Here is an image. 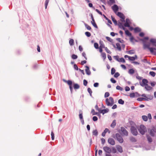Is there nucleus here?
I'll return each instance as SVG.
<instances>
[{
  "instance_id": "f257e3e1",
  "label": "nucleus",
  "mask_w": 156,
  "mask_h": 156,
  "mask_svg": "<svg viewBox=\"0 0 156 156\" xmlns=\"http://www.w3.org/2000/svg\"><path fill=\"white\" fill-rule=\"evenodd\" d=\"M148 81L145 79L142 80L140 82V85L143 87H144L147 91H150L152 90L153 88L148 84Z\"/></svg>"
},
{
  "instance_id": "f03ea898",
  "label": "nucleus",
  "mask_w": 156,
  "mask_h": 156,
  "mask_svg": "<svg viewBox=\"0 0 156 156\" xmlns=\"http://www.w3.org/2000/svg\"><path fill=\"white\" fill-rule=\"evenodd\" d=\"M106 104L108 106H112L114 104V100L112 97L107 98L105 100Z\"/></svg>"
},
{
  "instance_id": "7ed1b4c3",
  "label": "nucleus",
  "mask_w": 156,
  "mask_h": 156,
  "mask_svg": "<svg viewBox=\"0 0 156 156\" xmlns=\"http://www.w3.org/2000/svg\"><path fill=\"white\" fill-rule=\"evenodd\" d=\"M137 128V127L136 125L132 126L131 127L130 130L131 133L134 135L136 136L138 134Z\"/></svg>"
},
{
  "instance_id": "20e7f679",
  "label": "nucleus",
  "mask_w": 156,
  "mask_h": 156,
  "mask_svg": "<svg viewBox=\"0 0 156 156\" xmlns=\"http://www.w3.org/2000/svg\"><path fill=\"white\" fill-rule=\"evenodd\" d=\"M138 130L140 133L142 135L144 134L145 132L147 131L146 127L143 125L140 126Z\"/></svg>"
},
{
  "instance_id": "39448f33",
  "label": "nucleus",
  "mask_w": 156,
  "mask_h": 156,
  "mask_svg": "<svg viewBox=\"0 0 156 156\" xmlns=\"http://www.w3.org/2000/svg\"><path fill=\"white\" fill-rule=\"evenodd\" d=\"M117 140L120 143H122L123 142V140L122 137L119 133H117L115 134Z\"/></svg>"
},
{
  "instance_id": "423d86ee",
  "label": "nucleus",
  "mask_w": 156,
  "mask_h": 156,
  "mask_svg": "<svg viewBox=\"0 0 156 156\" xmlns=\"http://www.w3.org/2000/svg\"><path fill=\"white\" fill-rule=\"evenodd\" d=\"M120 130L122 132V134L123 136H127L128 135V132L124 127H121V128Z\"/></svg>"
},
{
  "instance_id": "0eeeda50",
  "label": "nucleus",
  "mask_w": 156,
  "mask_h": 156,
  "mask_svg": "<svg viewBox=\"0 0 156 156\" xmlns=\"http://www.w3.org/2000/svg\"><path fill=\"white\" fill-rule=\"evenodd\" d=\"M103 149L104 151L107 153L110 154L112 152L111 148L108 146L104 147Z\"/></svg>"
},
{
  "instance_id": "6e6552de",
  "label": "nucleus",
  "mask_w": 156,
  "mask_h": 156,
  "mask_svg": "<svg viewBox=\"0 0 156 156\" xmlns=\"http://www.w3.org/2000/svg\"><path fill=\"white\" fill-rule=\"evenodd\" d=\"M108 142L110 144L112 145H115V142L114 140L112 138H109L108 140Z\"/></svg>"
},
{
  "instance_id": "1a4fd4ad",
  "label": "nucleus",
  "mask_w": 156,
  "mask_h": 156,
  "mask_svg": "<svg viewBox=\"0 0 156 156\" xmlns=\"http://www.w3.org/2000/svg\"><path fill=\"white\" fill-rule=\"evenodd\" d=\"M91 17L92 20V21H91L92 24L94 27L97 28V26L95 22L93 16L92 14L91 15Z\"/></svg>"
},
{
  "instance_id": "9d476101",
  "label": "nucleus",
  "mask_w": 156,
  "mask_h": 156,
  "mask_svg": "<svg viewBox=\"0 0 156 156\" xmlns=\"http://www.w3.org/2000/svg\"><path fill=\"white\" fill-rule=\"evenodd\" d=\"M112 8L115 13H116L119 9L118 6L116 5H114L113 6H112Z\"/></svg>"
},
{
  "instance_id": "9b49d317",
  "label": "nucleus",
  "mask_w": 156,
  "mask_h": 156,
  "mask_svg": "<svg viewBox=\"0 0 156 156\" xmlns=\"http://www.w3.org/2000/svg\"><path fill=\"white\" fill-rule=\"evenodd\" d=\"M116 148L119 152L122 153L123 152L122 147L121 146L119 145H116Z\"/></svg>"
},
{
  "instance_id": "f8f14e48",
  "label": "nucleus",
  "mask_w": 156,
  "mask_h": 156,
  "mask_svg": "<svg viewBox=\"0 0 156 156\" xmlns=\"http://www.w3.org/2000/svg\"><path fill=\"white\" fill-rule=\"evenodd\" d=\"M156 133V128H154L151 130L150 134L152 136L154 135L155 133Z\"/></svg>"
},
{
  "instance_id": "ddd939ff",
  "label": "nucleus",
  "mask_w": 156,
  "mask_h": 156,
  "mask_svg": "<svg viewBox=\"0 0 156 156\" xmlns=\"http://www.w3.org/2000/svg\"><path fill=\"white\" fill-rule=\"evenodd\" d=\"M85 67L86 68L85 71L86 72V74L88 75H90L91 74V72L89 69V68L87 66H86Z\"/></svg>"
},
{
  "instance_id": "4468645a",
  "label": "nucleus",
  "mask_w": 156,
  "mask_h": 156,
  "mask_svg": "<svg viewBox=\"0 0 156 156\" xmlns=\"http://www.w3.org/2000/svg\"><path fill=\"white\" fill-rule=\"evenodd\" d=\"M151 52L154 55H156V52L155 51L156 49L153 48H151L149 49Z\"/></svg>"
},
{
  "instance_id": "2eb2a0df",
  "label": "nucleus",
  "mask_w": 156,
  "mask_h": 156,
  "mask_svg": "<svg viewBox=\"0 0 156 156\" xmlns=\"http://www.w3.org/2000/svg\"><path fill=\"white\" fill-rule=\"evenodd\" d=\"M150 44L149 43L147 44L145 42L144 43V48H147L148 49H149V48H151L150 47Z\"/></svg>"
},
{
  "instance_id": "dca6fc26",
  "label": "nucleus",
  "mask_w": 156,
  "mask_h": 156,
  "mask_svg": "<svg viewBox=\"0 0 156 156\" xmlns=\"http://www.w3.org/2000/svg\"><path fill=\"white\" fill-rule=\"evenodd\" d=\"M118 25L120 28L124 30H125L126 28L124 27L123 24L122 23L119 22L118 23Z\"/></svg>"
},
{
  "instance_id": "f3484780",
  "label": "nucleus",
  "mask_w": 156,
  "mask_h": 156,
  "mask_svg": "<svg viewBox=\"0 0 156 156\" xmlns=\"http://www.w3.org/2000/svg\"><path fill=\"white\" fill-rule=\"evenodd\" d=\"M117 15L121 19H123V18L124 17V16L123 14L121 12H118L117 13Z\"/></svg>"
},
{
  "instance_id": "a211bd4d",
  "label": "nucleus",
  "mask_w": 156,
  "mask_h": 156,
  "mask_svg": "<svg viewBox=\"0 0 156 156\" xmlns=\"http://www.w3.org/2000/svg\"><path fill=\"white\" fill-rule=\"evenodd\" d=\"M150 42L152 43V45L154 46L156 44V39H151L150 40Z\"/></svg>"
},
{
  "instance_id": "6ab92c4d",
  "label": "nucleus",
  "mask_w": 156,
  "mask_h": 156,
  "mask_svg": "<svg viewBox=\"0 0 156 156\" xmlns=\"http://www.w3.org/2000/svg\"><path fill=\"white\" fill-rule=\"evenodd\" d=\"M124 30L125 31V34L127 36L129 37L131 36L132 35L131 34L128 30H126V29H125Z\"/></svg>"
},
{
  "instance_id": "aec40b11",
  "label": "nucleus",
  "mask_w": 156,
  "mask_h": 156,
  "mask_svg": "<svg viewBox=\"0 0 156 156\" xmlns=\"http://www.w3.org/2000/svg\"><path fill=\"white\" fill-rule=\"evenodd\" d=\"M100 45L99 48H105V46L104 44H103L102 41H100Z\"/></svg>"
},
{
  "instance_id": "412c9836",
  "label": "nucleus",
  "mask_w": 156,
  "mask_h": 156,
  "mask_svg": "<svg viewBox=\"0 0 156 156\" xmlns=\"http://www.w3.org/2000/svg\"><path fill=\"white\" fill-rule=\"evenodd\" d=\"M116 125V120H114L112 122V123L111 124V127L112 128H114L115 126Z\"/></svg>"
},
{
  "instance_id": "4be33fe9",
  "label": "nucleus",
  "mask_w": 156,
  "mask_h": 156,
  "mask_svg": "<svg viewBox=\"0 0 156 156\" xmlns=\"http://www.w3.org/2000/svg\"><path fill=\"white\" fill-rule=\"evenodd\" d=\"M108 112V111L107 109H103L101 110H100V113H102L103 114H104L105 113H106Z\"/></svg>"
},
{
  "instance_id": "5701e85b",
  "label": "nucleus",
  "mask_w": 156,
  "mask_h": 156,
  "mask_svg": "<svg viewBox=\"0 0 156 156\" xmlns=\"http://www.w3.org/2000/svg\"><path fill=\"white\" fill-rule=\"evenodd\" d=\"M128 73L129 74L132 75L134 73V70L133 69H129Z\"/></svg>"
},
{
  "instance_id": "b1692460",
  "label": "nucleus",
  "mask_w": 156,
  "mask_h": 156,
  "mask_svg": "<svg viewBox=\"0 0 156 156\" xmlns=\"http://www.w3.org/2000/svg\"><path fill=\"white\" fill-rule=\"evenodd\" d=\"M127 53L128 54H133L134 53L135 51L134 50H132L127 51Z\"/></svg>"
},
{
  "instance_id": "393cba45",
  "label": "nucleus",
  "mask_w": 156,
  "mask_h": 156,
  "mask_svg": "<svg viewBox=\"0 0 156 156\" xmlns=\"http://www.w3.org/2000/svg\"><path fill=\"white\" fill-rule=\"evenodd\" d=\"M80 88L79 85L77 84H74V88L75 89H78Z\"/></svg>"
},
{
  "instance_id": "a878e982",
  "label": "nucleus",
  "mask_w": 156,
  "mask_h": 156,
  "mask_svg": "<svg viewBox=\"0 0 156 156\" xmlns=\"http://www.w3.org/2000/svg\"><path fill=\"white\" fill-rule=\"evenodd\" d=\"M111 18H112V21L114 23V24L115 25H117V22L116 20H115V18L112 16H111Z\"/></svg>"
},
{
  "instance_id": "bb28decb",
  "label": "nucleus",
  "mask_w": 156,
  "mask_h": 156,
  "mask_svg": "<svg viewBox=\"0 0 156 156\" xmlns=\"http://www.w3.org/2000/svg\"><path fill=\"white\" fill-rule=\"evenodd\" d=\"M137 100L140 101H147V99L144 98H140L137 99Z\"/></svg>"
},
{
  "instance_id": "cd10ccee",
  "label": "nucleus",
  "mask_w": 156,
  "mask_h": 156,
  "mask_svg": "<svg viewBox=\"0 0 156 156\" xmlns=\"http://www.w3.org/2000/svg\"><path fill=\"white\" fill-rule=\"evenodd\" d=\"M101 55L104 60H105L106 58V54L105 52H102L101 53Z\"/></svg>"
},
{
  "instance_id": "c85d7f7f",
  "label": "nucleus",
  "mask_w": 156,
  "mask_h": 156,
  "mask_svg": "<svg viewBox=\"0 0 156 156\" xmlns=\"http://www.w3.org/2000/svg\"><path fill=\"white\" fill-rule=\"evenodd\" d=\"M134 30L135 32H139L141 31V29L139 27H136L134 29Z\"/></svg>"
},
{
  "instance_id": "c756f323",
  "label": "nucleus",
  "mask_w": 156,
  "mask_h": 156,
  "mask_svg": "<svg viewBox=\"0 0 156 156\" xmlns=\"http://www.w3.org/2000/svg\"><path fill=\"white\" fill-rule=\"evenodd\" d=\"M142 118L143 119V120L145 121H147L148 118L147 117L146 115L142 116Z\"/></svg>"
},
{
  "instance_id": "7c9ffc66",
  "label": "nucleus",
  "mask_w": 156,
  "mask_h": 156,
  "mask_svg": "<svg viewBox=\"0 0 156 156\" xmlns=\"http://www.w3.org/2000/svg\"><path fill=\"white\" fill-rule=\"evenodd\" d=\"M92 133L93 135L97 136L98 135V132L97 129L93 131Z\"/></svg>"
},
{
  "instance_id": "2f4dec72",
  "label": "nucleus",
  "mask_w": 156,
  "mask_h": 156,
  "mask_svg": "<svg viewBox=\"0 0 156 156\" xmlns=\"http://www.w3.org/2000/svg\"><path fill=\"white\" fill-rule=\"evenodd\" d=\"M116 46L117 48L119 51H120L121 50V48L120 45L119 43H116Z\"/></svg>"
},
{
  "instance_id": "473e14b6",
  "label": "nucleus",
  "mask_w": 156,
  "mask_h": 156,
  "mask_svg": "<svg viewBox=\"0 0 156 156\" xmlns=\"http://www.w3.org/2000/svg\"><path fill=\"white\" fill-rule=\"evenodd\" d=\"M146 98L147 99L148 101V99L152 100L153 98V97L151 95H147L146 96Z\"/></svg>"
},
{
  "instance_id": "72a5a7b5",
  "label": "nucleus",
  "mask_w": 156,
  "mask_h": 156,
  "mask_svg": "<svg viewBox=\"0 0 156 156\" xmlns=\"http://www.w3.org/2000/svg\"><path fill=\"white\" fill-rule=\"evenodd\" d=\"M69 44L70 46H73L74 44V40L73 39L70 40L69 41Z\"/></svg>"
},
{
  "instance_id": "f704fd0d",
  "label": "nucleus",
  "mask_w": 156,
  "mask_h": 156,
  "mask_svg": "<svg viewBox=\"0 0 156 156\" xmlns=\"http://www.w3.org/2000/svg\"><path fill=\"white\" fill-rule=\"evenodd\" d=\"M119 62H122L123 63H124L125 62V61L124 58H119Z\"/></svg>"
},
{
  "instance_id": "c9c22d12",
  "label": "nucleus",
  "mask_w": 156,
  "mask_h": 156,
  "mask_svg": "<svg viewBox=\"0 0 156 156\" xmlns=\"http://www.w3.org/2000/svg\"><path fill=\"white\" fill-rule=\"evenodd\" d=\"M118 103L121 105H123L124 104V101L122 99H119L118 101Z\"/></svg>"
},
{
  "instance_id": "e433bc0d",
  "label": "nucleus",
  "mask_w": 156,
  "mask_h": 156,
  "mask_svg": "<svg viewBox=\"0 0 156 156\" xmlns=\"http://www.w3.org/2000/svg\"><path fill=\"white\" fill-rule=\"evenodd\" d=\"M87 91L88 93L90 94V95L92 96V91L90 88H88L87 89Z\"/></svg>"
},
{
  "instance_id": "4c0bfd02",
  "label": "nucleus",
  "mask_w": 156,
  "mask_h": 156,
  "mask_svg": "<svg viewBox=\"0 0 156 156\" xmlns=\"http://www.w3.org/2000/svg\"><path fill=\"white\" fill-rule=\"evenodd\" d=\"M49 0H46L45 2V8L46 9L47 6L48 5V2H49Z\"/></svg>"
},
{
  "instance_id": "58836bf2",
  "label": "nucleus",
  "mask_w": 156,
  "mask_h": 156,
  "mask_svg": "<svg viewBox=\"0 0 156 156\" xmlns=\"http://www.w3.org/2000/svg\"><path fill=\"white\" fill-rule=\"evenodd\" d=\"M79 118L80 119V120L83 119V115H82V112L80 113V114H79Z\"/></svg>"
},
{
  "instance_id": "ea45409f",
  "label": "nucleus",
  "mask_w": 156,
  "mask_h": 156,
  "mask_svg": "<svg viewBox=\"0 0 156 156\" xmlns=\"http://www.w3.org/2000/svg\"><path fill=\"white\" fill-rule=\"evenodd\" d=\"M78 57L75 54H73L72 56V58L73 59H76Z\"/></svg>"
},
{
  "instance_id": "a19ab883",
  "label": "nucleus",
  "mask_w": 156,
  "mask_h": 156,
  "mask_svg": "<svg viewBox=\"0 0 156 156\" xmlns=\"http://www.w3.org/2000/svg\"><path fill=\"white\" fill-rule=\"evenodd\" d=\"M116 89L117 90H119L121 91H122L123 90L122 88V87H120V86H118V85L116 86Z\"/></svg>"
},
{
  "instance_id": "79ce46f5",
  "label": "nucleus",
  "mask_w": 156,
  "mask_h": 156,
  "mask_svg": "<svg viewBox=\"0 0 156 156\" xmlns=\"http://www.w3.org/2000/svg\"><path fill=\"white\" fill-rule=\"evenodd\" d=\"M94 48L96 49H98L99 48L98 44L97 43H94Z\"/></svg>"
},
{
  "instance_id": "37998d69",
  "label": "nucleus",
  "mask_w": 156,
  "mask_h": 156,
  "mask_svg": "<svg viewBox=\"0 0 156 156\" xmlns=\"http://www.w3.org/2000/svg\"><path fill=\"white\" fill-rule=\"evenodd\" d=\"M150 75L153 77H154L155 75V73L153 71L150 72L149 73Z\"/></svg>"
},
{
  "instance_id": "c03bdc74",
  "label": "nucleus",
  "mask_w": 156,
  "mask_h": 156,
  "mask_svg": "<svg viewBox=\"0 0 156 156\" xmlns=\"http://www.w3.org/2000/svg\"><path fill=\"white\" fill-rule=\"evenodd\" d=\"M67 83L69 85V86H70L72 85V82L71 81L69 80L67 81Z\"/></svg>"
},
{
  "instance_id": "a18cd8bd",
  "label": "nucleus",
  "mask_w": 156,
  "mask_h": 156,
  "mask_svg": "<svg viewBox=\"0 0 156 156\" xmlns=\"http://www.w3.org/2000/svg\"><path fill=\"white\" fill-rule=\"evenodd\" d=\"M115 69L113 68L111 69V73L112 75H113L115 72Z\"/></svg>"
},
{
  "instance_id": "49530a36",
  "label": "nucleus",
  "mask_w": 156,
  "mask_h": 156,
  "mask_svg": "<svg viewBox=\"0 0 156 156\" xmlns=\"http://www.w3.org/2000/svg\"><path fill=\"white\" fill-rule=\"evenodd\" d=\"M130 140L132 142H136V140L135 138L133 137H131L130 138Z\"/></svg>"
},
{
  "instance_id": "de8ad7c7",
  "label": "nucleus",
  "mask_w": 156,
  "mask_h": 156,
  "mask_svg": "<svg viewBox=\"0 0 156 156\" xmlns=\"http://www.w3.org/2000/svg\"><path fill=\"white\" fill-rule=\"evenodd\" d=\"M130 41L134 43V39L133 38V37L131 36H130Z\"/></svg>"
},
{
  "instance_id": "09e8293b",
  "label": "nucleus",
  "mask_w": 156,
  "mask_h": 156,
  "mask_svg": "<svg viewBox=\"0 0 156 156\" xmlns=\"http://www.w3.org/2000/svg\"><path fill=\"white\" fill-rule=\"evenodd\" d=\"M112 152L113 153H115L117 152V151L115 148L114 147H113L112 148Z\"/></svg>"
},
{
  "instance_id": "8fccbe9b",
  "label": "nucleus",
  "mask_w": 156,
  "mask_h": 156,
  "mask_svg": "<svg viewBox=\"0 0 156 156\" xmlns=\"http://www.w3.org/2000/svg\"><path fill=\"white\" fill-rule=\"evenodd\" d=\"M147 137L148 142H151L152 141V139L150 136H147Z\"/></svg>"
},
{
  "instance_id": "3c124183",
  "label": "nucleus",
  "mask_w": 156,
  "mask_h": 156,
  "mask_svg": "<svg viewBox=\"0 0 156 156\" xmlns=\"http://www.w3.org/2000/svg\"><path fill=\"white\" fill-rule=\"evenodd\" d=\"M136 59V58L134 57H130V56L129 60L131 61H133Z\"/></svg>"
},
{
  "instance_id": "603ef678",
  "label": "nucleus",
  "mask_w": 156,
  "mask_h": 156,
  "mask_svg": "<svg viewBox=\"0 0 156 156\" xmlns=\"http://www.w3.org/2000/svg\"><path fill=\"white\" fill-rule=\"evenodd\" d=\"M104 132L105 133H107V132H108V133H111L110 131H109V130L107 128H105V130H104Z\"/></svg>"
},
{
  "instance_id": "864d4df0",
  "label": "nucleus",
  "mask_w": 156,
  "mask_h": 156,
  "mask_svg": "<svg viewBox=\"0 0 156 156\" xmlns=\"http://www.w3.org/2000/svg\"><path fill=\"white\" fill-rule=\"evenodd\" d=\"M85 26L86 27V28L87 29H88V30H91V27L89 26L87 24H85Z\"/></svg>"
},
{
  "instance_id": "5fc2aeb1",
  "label": "nucleus",
  "mask_w": 156,
  "mask_h": 156,
  "mask_svg": "<svg viewBox=\"0 0 156 156\" xmlns=\"http://www.w3.org/2000/svg\"><path fill=\"white\" fill-rule=\"evenodd\" d=\"M85 35L88 37H89L90 36V33L88 32H86L85 33Z\"/></svg>"
},
{
  "instance_id": "6e6d98bb",
  "label": "nucleus",
  "mask_w": 156,
  "mask_h": 156,
  "mask_svg": "<svg viewBox=\"0 0 156 156\" xmlns=\"http://www.w3.org/2000/svg\"><path fill=\"white\" fill-rule=\"evenodd\" d=\"M91 113H92L93 115H97V112H95L94 109H92L91 111Z\"/></svg>"
},
{
  "instance_id": "4d7b16f0",
  "label": "nucleus",
  "mask_w": 156,
  "mask_h": 156,
  "mask_svg": "<svg viewBox=\"0 0 156 156\" xmlns=\"http://www.w3.org/2000/svg\"><path fill=\"white\" fill-rule=\"evenodd\" d=\"M114 57L116 60L118 62L119 61V56L118 55L114 56Z\"/></svg>"
},
{
  "instance_id": "13d9d810",
  "label": "nucleus",
  "mask_w": 156,
  "mask_h": 156,
  "mask_svg": "<svg viewBox=\"0 0 156 156\" xmlns=\"http://www.w3.org/2000/svg\"><path fill=\"white\" fill-rule=\"evenodd\" d=\"M130 25L129 23H128L127 22H126L124 24V26L125 27H129Z\"/></svg>"
},
{
  "instance_id": "bf43d9fd",
  "label": "nucleus",
  "mask_w": 156,
  "mask_h": 156,
  "mask_svg": "<svg viewBox=\"0 0 156 156\" xmlns=\"http://www.w3.org/2000/svg\"><path fill=\"white\" fill-rule=\"evenodd\" d=\"M105 49L106 51L107 52V53L109 54H111V51L109 50H108L106 47L105 48Z\"/></svg>"
},
{
  "instance_id": "052dcab7",
  "label": "nucleus",
  "mask_w": 156,
  "mask_h": 156,
  "mask_svg": "<svg viewBox=\"0 0 156 156\" xmlns=\"http://www.w3.org/2000/svg\"><path fill=\"white\" fill-rule=\"evenodd\" d=\"M51 139L52 140H54V134L53 132L52 131L51 133Z\"/></svg>"
},
{
  "instance_id": "680f3d73",
  "label": "nucleus",
  "mask_w": 156,
  "mask_h": 156,
  "mask_svg": "<svg viewBox=\"0 0 156 156\" xmlns=\"http://www.w3.org/2000/svg\"><path fill=\"white\" fill-rule=\"evenodd\" d=\"M119 73L117 72L115 74L114 76L115 78H117L119 76Z\"/></svg>"
},
{
  "instance_id": "e2e57ef3",
  "label": "nucleus",
  "mask_w": 156,
  "mask_h": 156,
  "mask_svg": "<svg viewBox=\"0 0 156 156\" xmlns=\"http://www.w3.org/2000/svg\"><path fill=\"white\" fill-rule=\"evenodd\" d=\"M109 96V94L108 92H106L105 94V97L107 98Z\"/></svg>"
},
{
  "instance_id": "0e129e2a",
  "label": "nucleus",
  "mask_w": 156,
  "mask_h": 156,
  "mask_svg": "<svg viewBox=\"0 0 156 156\" xmlns=\"http://www.w3.org/2000/svg\"><path fill=\"white\" fill-rule=\"evenodd\" d=\"M147 118L149 119H152V117L151 114L150 113H149L147 115Z\"/></svg>"
},
{
  "instance_id": "69168bd1",
  "label": "nucleus",
  "mask_w": 156,
  "mask_h": 156,
  "mask_svg": "<svg viewBox=\"0 0 156 156\" xmlns=\"http://www.w3.org/2000/svg\"><path fill=\"white\" fill-rule=\"evenodd\" d=\"M101 141L102 144L103 145L105 143V140L104 138H102L101 139Z\"/></svg>"
},
{
  "instance_id": "338daca9",
  "label": "nucleus",
  "mask_w": 156,
  "mask_h": 156,
  "mask_svg": "<svg viewBox=\"0 0 156 156\" xmlns=\"http://www.w3.org/2000/svg\"><path fill=\"white\" fill-rule=\"evenodd\" d=\"M110 80L111 82L112 83H115L116 82V81L115 80H114V79L113 78H111Z\"/></svg>"
},
{
  "instance_id": "774afa93",
  "label": "nucleus",
  "mask_w": 156,
  "mask_h": 156,
  "mask_svg": "<svg viewBox=\"0 0 156 156\" xmlns=\"http://www.w3.org/2000/svg\"><path fill=\"white\" fill-rule=\"evenodd\" d=\"M156 82H151V83L150 84H151V85L152 86V87H154V86L156 84Z\"/></svg>"
}]
</instances>
